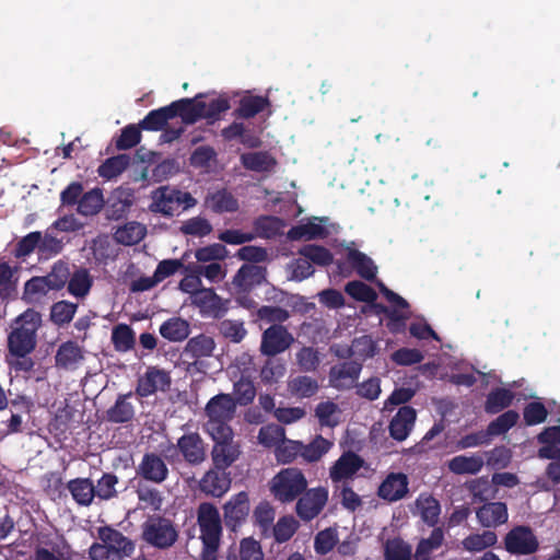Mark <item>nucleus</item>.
I'll return each instance as SVG.
<instances>
[{
	"instance_id": "obj_1",
	"label": "nucleus",
	"mask_w": 560,
	"mask_h": 560,
	"mask_svg": "<svg viewBox=\"0 0 560 560\" xmlns=\"http://www.w3.org/2000/svg\"><path fill=\"white\" fill-rule=\"evenodd\" d=\"M42 325V316L34 310H26L10 326L8 335V364L16 371H30L33 361L27 355L36 347V332Z\"/></svg>"
},
{
	"instance_id": "obj_2",
	"label": "nucleus",
	"mask_w": 560,
	"mask_h": 560,
	"mask_svg": "<svg viewBox=\"0 0 560 560\" xmlns=\"http://www.w3.org/2000/svg\"><path fill=\"white\" fill-rule=\"evenodd\" d=\"M182 102L183 121L186 124H192L201 118L214 121L230 108V100L224 94H199L194 98H182Z\"/></svg>"
},
{
	"instance_id": "obj_3",
	"label": "nucleus",
	"mask_w": 560,
	"mask_h": 560,
	"mask_svg": "<svg viewBox=\"0 0 560 560\" xmlns=\"http://www.w3.org/2000/svg\"><path fill=\"white\" fill-rule=\"evenodd\" d=\"M98 538L90 548L91 560H122L133 551L132 542L113 528H100Z\"/></svg>"
},
{
	"instance_id": "obj_4",
	"label": "nucleus",
	"mask_w": 560,
	"mask_h": 560,
	"mask_svg": "<svg viewBox=\"0 0 560 560\" xmlns=\"http://www.w3.org/2000/svg\"><path fill=\"white\" fill-rule=\"evenodd\" d=\"M236 404L231 395H215L205 407L206 420L202 424L203 432L209 434L232 430L229 423L234 418Z\"/></svg>"
},
{
	"instance_id": "obj_5",
	"label": "nucleus",
	"mask_w": 560,
	"mask_h": 560,
	"mask_svg": "<svg viewBox=\"0 0 560 560\" xmlns=\"http://www.w3.org/2000/svg\"><path fill=\"white\" fill-rule=\"evenodd\" d=\"M307 487L304 474L295 467L281 469L270 481V491L280 502H292Z\"/></svg>"
},
{
	"instance_id": "obj_6",
	"label": "nucleus",
	"mask_w": 560,
	"mask_h": 560,
	"mask_svg": "<svg viewBox=\"0 0 560 560\" xmlns=\"http://www.w3.org/2000/svg\"><path fill=\"white\" fill-rule=\"evenodd\" d=\"M207 435L213 442L210 455L215 468L226 469L238 460L242 448L240 442L235 440L233 429Z\"/></svg>"
},
{
	"instance_id": "obj_7",
	"label": "nucleus",
	"mask_w": 560,
	"mask_h": 560,
	"mask_svg": "<svg viewBox=\"0 0 560 560\" xmlns=\"http://www.w3.org/2000/svg\"><path fill=\"white\" fill-rule=\"evenodd\" d=\"M196 201L188 192H182L167 186L160 187L152 192V203L150 209L164 215H173L180 206L184 209L195 206Z\"/></svg>"
},
{
	"instance_id": "obj_8",
	"label": "nucleus",
	"mask_w": 560,
	"mask_h": 560,
	"mask_svg": "<svg viewBox=\"0 0 560 560\" xmlns=\"http://www.w3.org/2000/svg\"><path fill=\"white\" fill-rule=\"evenodd\" d=\"M197 522L203 546H219L222 535L219 510L212 503H201L197 511Z\"/></svg>"
},
{
	"instance_id": "obj_9",
	"label": "nucleus",
	"mask_w": 560,
	"mask_h": 560,
	"mask_svg": "<svg viewBox=\"0 0 560 560\" xmlns=\"http://www.w3.org/2000/svg\"><path fill=\"white\" fill-rule=\"evenodd\" d=\"M143 538L158 548L172 546L177 539L173 524L164 518H150L143 526Z\"/></svg>"
},
{
	"instance_id": "obj_10",
	"label": "nucleus",
	"mask_w": 560,
	"mask_h": 560,
	"mask_svg": "<svg viewBox=\"0 0 560 560\" xmlns=\"http://www.w3.org/2000/svg\"><path fill=\"white\" fill-rule=\"evenodd\" d=\"M327 218L314 217L307 221H302L288 232V238L292 241L324 238L335 230L334 224H327Z\"/></svg>"
},
{
	"instance_id": "obj_11",
	"label": "nucleus",
	"mask_w": 560,
	"mask_h": 560,
	"mask_svg": "<svg viewBox=\"0 0 560 560\" xmlns=\"http://www.w3.org/2000/svg\"><path fill=\"white\" fill-rule=\"evenodd\" d=\"M328 500V490L323 487L307 490L296 503L298 515L305 521L313 520L324 509Z\"/></svg>"
},
{
	"instance_id": "obj_12",
	"label": "nucleus",
	"mask_w": 560,
	"mask_h": 560,
	"mask_svg": "<svg viewBox=\"0 0 560 560\" xmlns=\"http://www.w3.org/2000/svg\"><path fill=\"white\" fill-rule=\"evenodd\" d=\"M293 341V336L283 326L273 325L264 331L260 351L266 355H276L285 351Z\"/></svg>"
},
{
	"instance_id": "obj_13",
	"label": "nucleus",
	"mask_w": 560,
	"mask_h": 560,
	"mask_svg": "<svg viewBox=\"0 0 560 560\" xmlns=\"http://www.w3.org/2000/svg\"><path fill=\"white\" fill-rule=\"evenodd\" d=\"M231 478L225 469L214 466L200 478L198 486L201 492L212 498L223 497L231 488Z\"/></svg>"
},
{
	"instance_id": "obj_14",
	"label": "nucleus",
	"mask_w": 560,
	"mask_h": 560,
	"mask_svg": "<svg viewBox=\"0 0 560 560\" xmlns=\"http://www.w3.org/2000/svg\"><path fill=\"white\" fill-rule=\"evenodd\" d=\"M332 352L340 358L351 357L352 362L362 363L376 354L377 345L370 336H361L352 341L351 347L332 346Z\"/></svg>"
},
{
	"instance_id": "obj_15",
	"label": "nucleus",
	"mask_w": 560,
	"mask_h": 560,
	"mask_svg": "<svg viewBox=\"0 0 560 560\" xmlns=\"http://www.w3.org/2000/svg\"><path fill=\"white\" fill-rule=\"evenodd\" d=\"M505 548L515 555H528L538 548V541L533 532L525 526H517L505 537Z\"/></svg>"
},
{
	"instance_id": "obj_16",
	"label": "nucleus",
	"mask_w": 560,
	"mask_h": 560,
	"mask_svg": "<svg viewBox=\"0 0 560 560\" xmlns=\"http://www.w3.org/2000/svg\"><path fill=\"white\" fill-rule=\"evenodd\" d=\"M171 385L170 374L158 368H149L138 380L137 394L148 397L156 392H165Z\"/></svg>"
},
{
	"instance_id": "obj_17",
	"label": "nucleus",
	"mask_w": 560,
	"mask_h": 560,
	"mask_svg": "<svg viewBox=\"0 0 560 560\" xmlns=\"http://www.w3.org/2000/svg\"><path fill=\"white\" fill-rule=\"evenodd\" d=\"M183 102L175 101L172 104L151 110L140 122V127L145 130H161L166 122L177 115L183 118Z\"/></svg>"
},
{
	"instance_id": "obj_18",
	"label": "nucleus",
	"mask_w": 560,
	"mask_h": 560,
	"mask_svg": "<svg viewBox=\"0 0 560 560\" xmlns=\"http://www.w3.org/2000/svg\"><path fill=\"white\" fill-rule=\"evenodd\" d=\"M363 460L354 453L342 454L329 469V477L332 482H340L351 479L360 470Z\"/></svg>"
},
{
	"instance_id": "obj_19",
	"label": "nucleus",
	"mask_w": 560,
	"mask_h": 560,
	"mask_svg": "<svg viewBox=\"0 0 560 560\" xmlns=\"http://www.w3.org/2000/svg\"><path fill=\"white\" fill-rule=\"evenodd\" d=\"M190 303L197 306L203 315L220 317L226 311V301L220 298L213 289L203 288Z\"/></svg>"
},
{
	"instance_id": "obj_20",
	"label": "nucleus",
	"mask_w": 560,
	"mask_h": 560,
	"mask_svg": "<svg viewBox=\"0 0 560 560\" xmlns=\"http://www.w3.org/2000/svg\"><path fill=\"white\" fill-rule=\"evenodd\" d=\"M224 520L228 527L235 529L249 513V500L246 492L233 495L224 505Z\"/></svg>"
},
{
	"instance_id": "obj_21",
	"label": "nucleus",
	"mask_w": 560,
	"mask_h": 560,
	"mask_svg": "<svg viewBox=\"0 0 560 560\" xmlns=\"http://www.w3.org/2000/svg\"><path fill=\"white\" fill-rule=\"evenodd\" d=\"M361 364L345 362L331 368L329 373L330 385L338 389L352 387L359 378Z\"/></svg>"
},
{
	"instance_id": "obj_22",
	"label": "nucleus",
	"mask_w": 560,
	"mask_h": 560,
	"mask_svg": "<svg viewBox=\"0 0 560 560\" xmlns=\"http://www.w3.org/2000/svg\"><path fill=\"white\" fill-rule=\"evenodd\" d=\"M417 412L409 406L399 408L389 423V433L396 441L406 440L416 422Z\"/></svg>"
},
{
	"instance_id": "obj_23",
	"label": "nucleus",
	"mask_w": 560,
	"mask_h": 560,
	"mask_svg": "<svg viewBox=\"0 0 560 560\" xmlns=\"http://www.w3.org/2000/svg\"><path fill=\"white\" fill-rule=\"evenodd\" d=\"M265 279V269L257 265H243L233 278L232 284L238 293H245L260 284Z\"/></svg>"
},
{
	"instance_id": "obj_24",
	"label": "nucleus",
	"mask_w": 560,
	"mask_h": 560,
	"mask_svg": "<svg viewBox=\"0 0 560 560\" xmlns=\"http://www.w3.org/2000/svg\"><path fill=\"white\" fill-rule=\"evenodd\" d=\"M408 477L402 472L389 474L378 488V495L387 501H398L408 492Z\"/></svg>"
},
{
	"instance_id": "obj_25",
	"label": "nucleus",
	"mask_w": 560,
	"mask_h": 560,
	"mask_svg": "<svg viewBox=\"0 0 560 560\" xmlns=\"http://www.w3.org/2000/svg\"><path fill=\"white\" fill-rule=\"evenodd\" d=\"M177 446L184 458L192 465H198L206 459L203 441L198 433L183 435L177 441Z\"/></svg>"
},
{
	"instance_id": "obj_26",
	"label": "nucleus",
	"mask_w": 560,
	"mask_h": 560,
	"mask_svg": "<svg viewBox=\"0 0 560 560\" xmlns=\"http://www.w3.org/2000/svg\"><path fill=\"white\" fill-rule=\"evenodd\" d=\"M138 474L144 479L160 483L167 477L168 469L164 460L156 454H145L138 466Z\"/></svg>"
},
{
	"instance_id": "obj_27",
	"label": "nucleus",
	"mask_w": 560,
	"mask_h": 560,
	"mask_svg": "<svg viewBox=\"0 0 560 560\" xmlns=\"http://www.w3.org/2000/svg\"><path fill=\"white\" fill-rule=\"evenodd\" d=\"M541 447L538 450V457L541 459L560 458V427H549L537 435Z\"/></svg>"
},
{
	"instance_id": "obj_28",
	"label": "nucleus",
	"mask_w": 560,
	"mask_h": 560,
	"mask_svg": "<svg viewBox=\"0 0 560 560\" xmlns=\"http://www.w3.org/2000/svg\"><path fill=\"white\" fill-rule=\"evenodd\" d=\"M479 523L485 527H494L508 521V509L504 503L491 502L476 512Z\"/></svg>"
},
{
	"instance_id": "obj_29",
	"label": "nucleus",
	"mask_w": 560,
	"mask_h": 560,
	"mask_svg": "<svg viewBox=\"0 0 560 560\" xmlns=\"http://www.w3.org/2000/svg\"><path fill=\"white\" fill-rule=\"evenodd\" d=\"M214 349L215 342L212 337L198 335L188 340L183 353L186 358L197 361L202 358L211 357Z\"/></svg>"
},
{
	"instance_id": "obj_30",
	"label": "nucleus",
	"mask_w": 560,
	"mask_h": 560,
	"mask_svg": "<svg viewBox=\"0 0 560 560\" xmlns=\"http://www.w3.org/2000/svg\"><path fill=\"white\" fill-rule=\"evenodd\" d=\"M483 464V456L480 454L458 455L448 460L447 467L457 475H474L481 470Z\"/></svg>"
},
{
	"instance_id": "obj_31",
	"label": "nucleus",
	"mask_w": 560,
	"mask_h": 560,
	"mask_svg": "<svg viewBox=\"0 0 560 560\" xmlns=\"http://www.w3.org/2000/svg\"><path fill=\"white\" fill-rule=\"evenodd\" d=\"M159 331L168 341H183L190 334V325L180 317H172L160 326Z\"/></svg>"
},
{
	"instance_id": "obj_32",
	"label": "nucleus",
	"mask_w": 560,
	"mask_h": 560,
	"mask_svg": "<svg viewBox=\"0 0 560 560\" xmlns=\"http://www.w3.org/2000/svg\"><path fill=\"white\" fill-rule=\"evenodd\" d=\"M241 161L245 168L258 173L271 172L277 164L275 158L267 152L244 153Z\"/></svg>"
},
{
	"instance_id": "obj_33",
	"label": "nucleus",
	"mask_w": 560,
	"mask_h": 560,
	"mask_svg": "<svg viewBox=\"0 0 560 560\" xmlns=\"http://www.w3.org/2000/svg\"><path fill=\"white\" fill-rule=\"evenodd\" d=\"M417 513L429 525L433 526L438 523L441 512L440 503L430 494L422 493L415 502Z\"/></svg>"
},
{
	"instance_id": "obj_34",
	"label": "nucleus",
	"mask_w": 560,
	"mask_h": 560,
	"mask_svg": "<svg viewBox=\"0 0 560 560\" xmlns=\"http://www.w3.org/2000/svg\"><path fill=\"white\" fill-rule=\"evenodd\" d=\"M68 489L80 505H90L95 497V486L88 478H78L69 481Z\"/></svg>"
},
{
	"instance_id": "obj_35",
	"label": "nucleus",
	"mask_w": 560,
	"mask_h": 560,
	"mask_svg": "<svg viewBox=\"0 0 560 560\" xmlns=\"http://www.w3.org/2000/svg\"><path fill=\"white\" fill-rule=\"evenodd\" d=\"M206 206L218 213L233 212L238 208L237 200L224 189L209 194L206 198Z\"/></svg>"
},
{
	"instance_id": "obj_36",
	"label": "nucleus",
	"mask_w": 560,
	"mask_h": 560,
	"mask_svg": "<svg viewBox=\"0 0 560 560\" xmlns=\"http://www.w3.org/2000/svg\"><path fill=\"white\" fill-rule=\"evenodd\" d=\"M315 416L322 427L334 428L341 422L342 411L337 404L327 400L316 406Z\"/></svg>"
},
{
	"instance_id": "obj_37",
	"label": "nucleus",
	"mask_w": 560,
	"mask_h": 560,
	"mask_svg": "<svg viewBox=\"0 0 560 560\" xmlns=\"http://www.w3.org/2000/svg\"><path fill=\"white\" fill-rule=\"evenodd\" d=\"M145 226L138 222H128L119 226L114 237L115 240L126 246H131L139 243L145 236Z\"/></svg>"
},
{
	"instance_id": "obj_38",
	"label": "nucleus",
	"mask_w": 560,
	"mask_h": 560,
	"mask_svg": "<svg viewBox=\"0 0 560 560\" xmlns=\"http://www.w3.org/2000/svg\"><path fill=\"white\" fill-rule=\"evenodd\" d=\"M232 381L234 382L233 395L235 398L233 399L235 400V404H250L256 396V388L253 383V375H238L237 378Z\"/></svg>"
},
{
	"instance_id": "obj_39",
	"label": "nucleus",
	"mask_w": 560,
	"mask_h": 560,
	"mask_svg": "<svg viewBox=\"0 0 560 560\" xmlns=\"http://www.w3.org/2000/svg\"><path fill=\"white\" fill-rule=\"evenodd\" d=\"M347 258L361 277L365 279H373L375 277L376 266L364 254L351 247H347Z\"/></svg>"
},
{
	"instance_id": "obj_40",
	"label": "nucleus",
	"mask_w": 560,
	"mask_h": 560,
	"mask_svg": "<svg viewBox=\"0 0 560 560\" xmlns=\"http://www.w3.org/2000/svg\"><path fill=\"white\" fill-rule=\"evenodd\" d=\"M378 287H380L381 291L384 293L387 301L390 302L393 305H395L398 308L393 313V319L388 323V328L392 331L396 332V331H398L400 326H404V323H402V320L405 318L404 310H406L408 307V304L401 296H399L396 293H394L393 291L388 290L383 283L380 282Z\"/></svg>"
},
{
	"instance_id": "obj_41",
	"label": "nucleus",
	"mask_w": 560,
	"mask_h": 560,
	"mask_svg": "<svg viewBox=\"0 0 560 560\" xmlns=\"http://www.w3.org/2000/svg\"><path fill=\"white\" fill-rule=\"evenodd\" d=\"M513 398L514 394L510 389L497 388L489 393L485 404V410L491 415L498 413L508 408L512 404Z\"/></svg>"
},
{
	"instance_id": "obj_42",
	"label": "nucleus",
	"mask_w": 560,
	"mask_h": 560,
	"mask_svg": "<svg viewBox=\"0 0 560 560\" xmlns=\"http://www.w3.org/2000/svg\"><path fill=\"white\" fill-rule=\"evenodd\" d=\"M82 359V349L72 341L62 343L56 354L57 364L68 369L74 368Z\"/></svg>"
},
{
	"instance_id": "obj_43",
	"label": "nucleus",
	"mask_w": 560,
	"mask_h": 560,
	"mask_svg": "<svg viewBox=\"0 0 560 560\" xmlns=\"http://www.w3.org/2000/svg\"><path fill=\"white\" fill-rule=\"evenodd\" d=\"M288 389L293 396L306 398L317 393L318 383L310 376H296L289 380Z\"/></svg>"
},
{
	"instance_id": "obj_44",
	"label": "nucleus",
	"mask_w": 560,
	"mask_h": 560,
	"mask_svg": "<svg viewBox=\"0 0 560 560\" xmlns=\"http://www.w3.org/2000/svg\"><path fill=\"white\" fill-rule=\"evenodd\" d=\"M498 538L494 532L486 530L481 534H472L463 540V547L470 552H480L493 545Z\"/></svg>"
},
{
	"instance_id": "obj_45",
	"label": "nucleus",
	"mask_w": 560,
	"mask_h": 560,
	"mask_svg": "<svg viewBox=\"0 0 560 560\" xmlns=\"http://www.w3.org/2000/svg\"><path fill=\"white\" fill-rule=\"evenodd\" d=\"M332 447V442L324 439L323 436H316L310 444L304 445L302 443V457L307 462H317Z\"/></svg>"
},
{
	"instance_id": "obj_46",
	"label": "nucleus",
	"mask_w": 560,
	"mask_h": 560,
	"mask_svg": "<svg viewBox=\"0 0 560 560\" xmlns=\"http://www.w3.org/2000/svg\"><path fill=\"white\" fill-rule=\"evenodd\" d=\"M229 256L226 247L219 243H213L198 248L195 252V258L201 264H211L224 260Z\"/></svg>"
},
{
	"instance_id": "obj_47",
	"label": "nucleus",
	"mask_w": 560,
	"mask_h": 560,
	"mask_svg": "<svg viewBox=\"0 0 560 560\" xmlns=\"http://www.w3.org/2000/svg\"><path fill=\"white\" fill-rule=\"evenodd\" d=\"M285 271L289 280L302 281L313 276L314 268L308 258L300 256L287 265Z\"/></svg>"
},
{
	"instance_id": "obj_48",
	"label": "nucleus",
	"mask_w": 560,
	"mask_h": 560,
	"mask_svg": "<svg viewBox=\"0 0 560 560\" xmlns=\"http://www.w3.org/2000/svg\"><path fill=\"white\" fill-rule=\"evenodd\" d=\"M104 199L100 189H92L79 200L78 211L83 215L96 214L103 207Z\"/></svg>"
},
{
	"instance_id": "obj_49",
	"label": "nucleus",
	"mask_w": 560,
	"mask_h": 560,
	"mask_svg": "<svg viewBox=\"0 0 560 560\" xmlns=\"http://www.w3.org/2000/svg\"><path fill=\"white\" fill-rule=\"evenodd\" d=\"M92 287V278L85 269L77 270L69 279L68 290L75 298L85 296Z\"/></svg>"
},
{
	"instance_id": "obj_50",
	"label": "nucleus",
	"mask_w": 560,
	"mask_h": 560,
	"mask_svg": "<svg viewBox=\"0 0 560 560\" xmlns=\"http://www.w3.org/2000/svg\"><path fill=\"white\" fill-rule=\"evenodd\" d=\"M131 393L119 396L116 404L108 410V419L114 422L129 421L135 413L133 406L128 401Z\"/></svg>"
},
{
	"instance_id": "obj_51",
	"label": "nucleus",
	"mask_w": 560,
	"mask_h": 560,
	"mask_svg": "<svg viewBox=\"0 0 560 560\" xmlns=\"http://www.w3.org/2000/svg\"><path fill=\"white\" fill-rule=\"evenodd\" d=\"M444 535L441 528H435L430 537L422 539L416 550L415 560H429L431 552L438 549L443 541Z\"/></svg>"
},
{
	"instance_id": "obj_52",
	"label": "nucleus",
	"mask_w": 560,
	"mask_h": 560,
	"mask_svg": "<svg viewBox=\"0 0 560 560\" xmlns=\"http://www.w3.org/2000/svg\"><path fill=\"white\" fill-rule=\"evenodd\" d=\"M180 232L194 237H205L212 232V225L206 218L194 217L182 223Z\"/></svg>"
},
{
	"instance_id": "obj_53",
	"label": "nucleus",
	"mask_w": 560,
	"mask_h": 560,
	"mask_svg": "<svg viewBox=\"0 0 560 560\" xmlns=\"http://www.w3.org/2000/svg\"><path fill=\"white\" fill-rule=\"evenodd\" d=\"M129 164V156L120 154L106 160L100 167L98 174L101 177L110 179L121 174Z\"/></svg>"
},
{
	"instance_id": "obj_54",
	"label": "nucleus",
	"mask_w": 560,
	"mask_h": 560,
	"mask_svg": "<svg viewBox=\"0 0 560 560\" xmlns=\"http://www.w3.org/2000/svg\"><path fill=\"white\" fill-rule=\"evenodd\" d=\"M299 255L308 258L311 264L327 266L332 261L331 253L322 246L305 245L299 249Z\"/></svg>"
},
{
	"instance_id": "obj_55",
	"label": "nucleus",
	"mask_w": 560,
	"mask_h": 560,
	"mask_svg": "<svg viewBox=\"0 0 560 560\" xmlns=\"http://www.w3.org/2000/svg\"><path fill=\"white\" fill-rule=\"evenodd\" d=\"M256 232L262 237H272L283 232L285 223L276 217H264L256 221Z\"/></svg>"
},
{
	"instance_id": "obj_56",
	"label": "nucleus",
	"mask_w": 560,
	"mask_h": 560,
	"mask_svg": "<svg viewBox=\"0 0 560 560\" xmlns=\"http://www.w3.org/2000/svg\"><path fill=\"white\" fill-rule=\"evenodd\" d=\"M51 289L43 277H34L30 279L24 287V299L28 303H34L40 300Z\"/></svg>"
},
{
	"instance_id": "obj_57",
	"label": "nucleus",
	"mask_w": 560,
	"mask_h": 560,
	"mask_svg": "<svg viewBox=\"0 0 560 560\" xmlns=\"http://www.w3.org/2000/svg\"><path fill=\"white\" fill-rule=\"evenodd\" d=\"M285 438L284 430L276 424L262 427L258 434V442L266 447H278Z\"/></svg>"
},
{
	"instance_id": "obj_58",
	"label": "nucleus",
	"mask_w": 560,
	"mask_h": 560,
	"mask_svg": "<svg viewBox=\"0 0 560 560\" xmlns=\"http://www.w3.org/2000/svg\"><path fill=\"white\" fill-rule=\"evenodd\" d=\"M518 418V413L514 410L502 413L489 424L488 434L493 436L505 433L516 424Z\"/></svg>"
},
{
	"instance_id": "obj_59",
	"label": "nucleus",
	"mask_w": 560,
	"mask_h": 560,
	"mask_svg": "<svg viewBox=\"0 0 560 560\" xmlns=\"http://www.w3.org/2000/svg\"><path fill=\"white\" fill-rule=\"evenodd\" d=\"M299 526L298 521L293 516H283L272 527L275 539L278 542L289 540L296 532Z\"/></svg>"
},
{
	"instance_id": "obj_60",
	"label": "nucleus",
	"mask_w": 560,
	"mask_h": 560,
	"mask_svg": "<svg viewBox=\"0 0 560 560\" xmlns=\"http://www.w3.org/2000/svg\"><path fill=\"white\" fill-rule=\"evenodd\" d=\"M112 340L118 351H127L133 346L135 335L128 325L120 324L113 329Z\"/></svg>"
},
{
	"instance_id": "obj_61",
	"label": "nucleus",
	"mask_w": 560,
	"mask_h": 560,
	"mask_svg": "<svg viewBox=\"0 0 560 560\" xmlns=\"http://www.w3.org/2000/svg\"><path fill=\"white\" fill-rule=\"evenodd\" d=\"M411 547L400 539L388 540L385 546L386 560H410Z\"/></svg>"
},
{
	"instance_id": "obj_62",
	"label": "nucleus",
	"mask_w": 560,
	"mask_h": 560,
	"mask_svg": "<svg viewBox=\"0 0 560 560\" xmlns=\"http://www.w3.org/2000/svg\"><path fill=\"white\" fill-rule=\"evenodd\" d=\"M267 100L261 96H246L241 100L237 113L241 117L249 118L264 110Z\"/></svg>"
},
{
	"instance_id": "obj_63",
	"label": "nucleus",
	"mask_w": 560,
	"mask_h": 560,
	"mask_svg": "<svg viewBox=\"0 0 560 560\" xmlns=\"http://www.w3.org/2000/svg\"><path fill=\"white\" fill-rule=\"evenodd\" d=\"M77 311V304L67 302V301H60L52 305L51 307V320L58 325H62L66 323H69Z\"/></svg>"
},
{
	"instance_id": "obj_64",
	"label": "nucleus",
	"mask_w": 560,
	"mask_h": 560,
	"mask_svg": "<svg viewBox=\"0 0 560 560\" xmlns=\"http://www.w3.org/2000/svg\"><path fill=\"white\" fill-rule=\"evenodd\" d=\"M238 558L240 560H264L260 544L252 537L242 539L238 548Z\"/></svg>"
}]
</instances>
